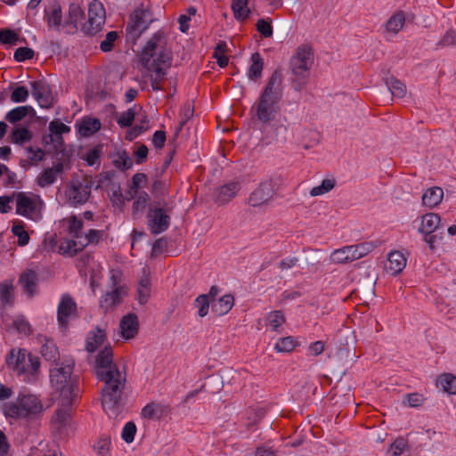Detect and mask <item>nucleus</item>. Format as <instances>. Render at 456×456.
<instances>
[{
	"label": "nucleus",
	"mask_w": 456,
	"mask_h": 456,
	"mask_svg": "<svg viewBox=\"0 0 456 456\" xmlns=\"http://www.w3.org/2000/svg\"><path fill=\"white\" fill-rule=\"evenodd\" d=\"M96 376L104 382L102 388V405L105 411L114 410L121 402L126 377L113 363L112 348L104 346L96 356Z\"/></svg>",
	"instance_id": "obj_1"
},
{
	"label": "nucleus",
	"mask_w": 456,
	"mask_h": 456,
	"mask_svg": "<svg viewBox=\"0 0 456 456\" xmlns=\"http://www.w3.org/2000/svg\"><path fill=\"white\" fill-rule=\"evenodd\" d=\"M74 364L67 363L51 370L50 379L54 389L60 393L61 405L53 416V423L61 431L69 423L70 415L67 408L72 404L80 394L78 378L72 375Z\"/></svg>",
	"instance_id": "obj_2"
},
{
	"label": "nucleus",
	"mask_w": 456,
	"mask_h": 456,
	"mask_svg": "<svg viewBox=\"0 0 456 456\" xmlns=\"http://www.w3.org/2000/svg\"><path fill=\"white\" fill-rule=\"evenodd\" d=\"M281 98L282 74L280 70H274L258 100L252 106L251 112L259 122L269 123L275 118Z\"/></svg>",
	"instance_id": "obj_3"
},
{
	"label": "nucleus",
	"mask_w": 456,
	"mask_h": 456,
	"mask_svg": "<svg viewBox=\"0 0 456 456\" xmlns=\"http://www.w3.org/2000/svg\"><path fill=\"white\" fill-rule=\"evenodd\" d=\"M44 406L39 397L26 388L19 391L15 401L5 403L3 412L7 418L32 419L40 415Z\"/></svg>",
	"instance_id": "obj_4"
},
{
	"label": "nucleus",
	"mask_w": 456,
	"mask_h": 456,
	"mask_svg": "<svg viewBox=\"0 0 456 456\" xmlns=\"http://www.w3.org/2000/svg\"><path fill=\"white\" fill-rule=\"evenodd\" d=\"M314 52L310 45H301L291 56L289 70L291 82L295 90L302 91L308 83L310 69L314 64Z\"/></svg>",
	"instance_id": "obj_5"
},
{
	"label": "nucleus",
	"mask_w": 456,
	"mask_h": 456,
	"mask_svg": "<svg viewBox=\"0 0 456 456\" xmlns=\"http://www.w3.org/2000/svg\"><path fill=\"white\" fill-rule=\"evenodd\" d=\"M140 61L145 67H170L172 53L167 48V39L162 31H157L147 41L140 54Z\"/></svg>",
	"instance_id": "obj_6"
},
{
	"label": "nucleus",
	"mask_w": 456,
	"mask_h": 456,
	"mask_svg": "<svg viewBox=\"0 0 456 456\" xmlns=\"http://www.w3.org/2000/svg\"><path fill=\"white\" fill-rule=\"evenodd\" d=\"M16 200V214L33 222L43 218L45 203L41 197L32 192L20 191L14 193Z\"/></svg>",
	"instance_id": "obj_7"
},
{
	"label": "nucleus",
	"mask_w": 456,
	"mask_h": 456,
	"mask_svg": "<svg viewBox=\"0 0 456 456\" xmlns=\"http://www.w3.org/2000/svg\"><path fill=\"white\" fill-rule=\"evenodd\" d=\"M172 208L166 202L155 201L149 207L147 224L152 234L164 232L170 226Z\"/></svg>",
	"instance_id": "obj_8"
},
{
	"label": "nucleus",
	"mask_w": 456,
	"mask_h": 456,
	"mask_svg": "<svg viewBox=\"0 0 456 456\" xmlns=\"http://www.w3.org/2000/svg\"><path fill=\"white\" fill-rule=\"evenodd\" d=\"M121 274L118 271L112 270L109 281L110 290L106 291L99 301L100 308L104 312L114 310L121 304L122 299L126 296V289L120 285Z\"/></svg>",
	"instance_id": "obj_9"
},
{
	"label": "nucleus",
	"mask_w": 456,
	"mask_h": 456,
	"mask_svg": "<svg viewBox=\"0 0 456 456\" xmlns=\"http://www.w3.org/2000/svg\"><path fill=\"white\" fill-rule=\"evenodd\" d=\"M152 21V12L149 9L143 8L142 5L136 8L130 15L126 28V39L135 42Z\"/></svg>",
	"instance_id": "obj_10"
},
{
	"label": "nucleus",
	"mask_w": 456,
	"mask_h": 456,
	"mask_svg": "<svg viewBox=\"0 0 456 456\" xmlns=\"http://www.w3.org/2000/svg\"><path fill=\"white\" fill-rule=\"evenodd\" d=\"M92 183L87 179L73 180L66 186L65 196L71 207L84 205L91 195Z\"/></svg>",
	"instance_id": "obj_11"
},
{
	"label": "nucleus",
	"mask_w": 456,
	"mask_h": 456,
	"mask_svg": "<svg viewBox=\"0 0 456 456\" xmlns=\"http://www.w3.org/2000/svg\"><path fill=\"white\" fill-rule=\"evenodd\" d=\"M106 12L103 4L97 0L93 1L88 7V19L82 24L81 30L86 35H95L105 23Z\"/></svg>",
	"instance_id": "obj_12"
},
{
	"label": "nucleus",
	"mask_w": 456,
	"mask_h": 456,
	"mask_svg": "<svg viewBox=\"0 0 456 456\" xmlns=\"http://www.w3.org/2000/svg\"><path fill=\"white\" fill-rule=\"evenodd\" d=\"M276 183L273 179H267L251 192L248 204L252 207H259L268 202L276 192Z\"/></svg>",
	"instance_id": "obj_13"
},
{
	"label": "nucleus",
	"mask_w": 456,
	"mask_h": 456,
	"mask_svg": "<svg viewBox=\"0 0 456 456\" xmlns=\"http://www.w3.org/2000/svg\"><path fill=\"white\" fill-rule=\"evenodd\" d=\"M77 316V304L69 295L64 294L58 305L57 319L62 328H66L69 320Z\"/></svg>",
	"instance_id": "obj_14"
},
{
	"label": "nucleus",
	"mask_w": 456,
	"mask_h": 456,
	"mask_svg": "<svg viewBox=\"0 0 456 456\" xmlns=\"http://www.w3.org/2000/svg\"><path fill=\"white\" fill-rule=\"evenodd\" d=\"M32 95L42 108H50L53 104V95L49 85L42 80L30 82Z\"/></svg>",
	"instance_id": "obj_15"
},
{
	"label": "nucleus",
	"mask_w": 456,
	"mask_h": 456,
	"mask_svg": "<svg viewBox=\"0 0 456 456\" xmlns=\"http://www.w3.org/2000/svg\"><path fill=\"white\" fill-rule=\"evenodd\" d=\"M6 364L12 368V370L18 374L21 375L28 371V359L25 350L12 349L6 357Z\"/></svg>",
	"instance_id": "obj_16"
},
{
	"label": "nucleus",
	"mask_w": 456,
	"mask_h": 456,
	"mask_svg": "<svg viewBox=\"0 0 456 456\" xmlns=\"http://www.w3.org/2000/svg\"><path fill=\"white\" fill-rule=\"evenodd\" d=\"M171 411V408L167 404L151 402L146 404L142 410V416L148 419H160L167 416Z\"/></svg>",
	"instance_id": "obj_17"
},
{
	"label": "nucleus",
	"mask_w": 456,
	"mask_h": 456,
	"mask_svg": "<svg viewBox=\"0 0 456 456\" xmlns=\"http://www.w3.org/2000/svg\"><path fill=\"white\" fill-rule=\"evenodd\" d=\"M121 336L126 339H131L135 337L139 330L138 318L134 314L125 315L119 324Z\"/></svg>",
	"instance_id": "obj_18"
},
{
	"label": "nucleus",
	"mask_w": 456,
	"mask_h": 456,
	"mask_svg": "<svg viewBox=\"0 0 456 456\" xmlns=\"http://www.w3.org/2000/svg\"><path fill=\"white\" fill-rule=\"evenodd\" d=\"M239 190L240 183L237 182H231L221 186L216 191L215 201L219 205L226 204L236 196Z\"/></svg>",
	"instance_id": "obj_19"
},
{
	"label": "nucleus",
	"mask_w": 456,
	"mask_h": 456,
	"mask_svg": "<svg viewBox=\"0 0 456 456\" xmlns=\"http://www.w3.org/2000/svg\"><path fill=\"white\" fill-rule=\"evenodd\" d=\"M37 281V273L33 270L27 269L20 274L19 283L21 285L24 292L32 297L36 294Z\"/></svg>",
	"instance_id": "obj_20"
},
{
	"label": "nucleus",
	"mask_w": 456,
	"mask_h": 456,
	"mask_svg": "<svg viewBox=\"0 0 456 456\" xmlns=\"http://www.w3.org/2000/svg\"><path fill=\"white\" fill-rule=\"evenodd\" d=\"M63 172V163L59 161L53 167L45 168L37 178V184L40 187H46L53 184L57 175Z\"/></svg>",
	"instance_id": "obj_21"
},
{
	"label": "nucleus",
	"mask_w": 456,
	"mask_h": 456,
	"mask_svg": "<svg viewBox=\"0 0 456 456\" xmlns=\"http://www.w3.org/2000/svg\"><path fill=\"white\" fill-rule=\"evenodd\" d=\"M444 198V191L442 188L434 186L427 189L422 195L423 206L434 208L441 203Z\"/></svg>",
	"instance_id": "obj_22"
},
{
	"label": "nucleus",
	"mask_w": 456,
	"mask_h": 456,
	"mask_svg": "<svg viewBox=\"0 0 456 456\" xmlns=\"http://www.w3.org/2000/svg\"><path fill=\"white\" fill-rule=\"evenodd\" d=\"M234 305V297L231 294H226L216 300L211 302V309L218 316H223L229 313Z\"/></svg>",
	"instance_id": "obj_23"
},
{
	"label": "nucleus",
	"mask_w": 456,
	"mask_h": 456,
	"mask_svg": "<svg viewBox=\"0 0 456 456\" xmlns=\"http://www.w3.org/2000/svg\"><path fill=\"white\" fill-rule=\"evenodd\" d=\"M77 131L83 137H88L101 129V122L98 118H84L79 123H77Z\"/></svg>",
	"instance_id": "obj_24"
},
{
	"label": "nucleus",
	"mask_w": 456,
	"mask_h": 456,
	"mask_svg": "<svg viewBox=\"0 0 456 456\" xmlns=\"http://www.w3.org/2000/svg\"><path fill=\"white\" fill-rule=\"evenodd\" d=\"M441 218L436 213L425 214L421 218L419 232L424 233H434L440 226Z\"/></svg>",
	"instance_id": "obj_25"
},
{
	"label": "nucleus",
	"mask_w": 456,
	"mask_h": 456,
	"mask_svg": "<svg viewBox=\"0 0 456 456\" xmlns=\"http://www.w3.org/2000/svg\"><path fill=\"white\" fill-rule=\"evenodd\" d=\"M387 261V269L394 275L401 273L406 266V258L399 251L391 252L388 255Z\"/></svg>",
	"instance_id": "obj_26"
},
{
	"label": "nucleus",
	"mask_w": 456,
	"mask_h": 456,
	"mask_svg": "<svg viewBox=\"0 0 456 456\" xmlns=\"http://www.w3.org/2000/svg\"><path fill=\"white\" fill-rule=\"evenodd\" d=\"M80 243L79 239H65L60 243L59 253L69 256H75L84 249Z\"/></svg>",
	"instance_id": "obj_27"
},
{
	"label": "nucleus",
	"mask_w": 456,
	"mask_h": 456,
	"mask_svg": "<svg viewBox=\"0 0 456 456\" xmlns=\"http://www.w3.org/2000/svg\"><path fill=\"white\" fill-rule=\"evenodd\" d=\"M379 246L377 241H365L356 245L348 246L354 260L363 257Z\"/></svg>",
	"instance_id": "obj_28"
},
{
	"label": "nucleus",
	"mask_w": 456,
	"mask_h": 456,
	"mask_svg": "<svg viewBox=\"0 0 456 456\" xmlns=\"http://www.w3.org/2000/svg\"><path fill=\"white\" fill-rule=\"evenodd\" d=\"M82 16L83 12L81 7L77 4H70L64 20V25L71 27V28L76 31L77 29V23Z\"/></svg>",
	"instance_id": "obj_29"
},
{
	"label": "nucleus",
	"mask_w": 456,
	"mask_h": 456,
	"mask_svg": "<svg viewBox=\"0 0 456 456\" xmlns=\"http://www.w3.org/2000/svg\"><path fill=\"white\" fill-rule=\"evenodd\" d=\"M106 334L101 329H96L95 330L89 333L86 338V350L88 352L96 351L105 341Z\"/></svg>",
	"instance_id": "obj_30"
},
{
	"label": "nucleus",
	"mask_w": 456,
	"mask_h": 456,
	"mask_svg": "<svg viewBox=\"0 0 456 456\" xmlns=\"http://www.w3.org/2000/svg\"><path fill=\"white\" fill-rule=\"evenodd\" d=\"M12 233L18 238L17 245L20 247L27 246L29 243V234L25 231V224L20 220L12 221Z\"/></svg>",
	"instance_id": "obj_31"
},
{
	"label": "nucleus",
	"mask_w": 456,
	"mask_h": 456,
	"mask_svg": "<svg viewBox=\"0 0 456 456\" xmlns=\"http://www.w3.org/2000/svg\"><path fill=\"white\" fill-rule=\"evenodd\" d=\"M170 67H164V66L147 67L146 68L149 71L152 72V74L151 76V86L152 87V90L159 91L162 89L161 83L164 79V77L167 74V70Z\"/></svg>",
	"instance_id": "obj_32"
},
{
	"label": "nucleus",
	"mask_w": 456,
	"mask_h": 456,
	"mask_svg": "<svg viewBox=\"0 0 456 456\" xmlns=\"http://www.w3.org/2000/svg\"><path fill=\"white\" fill-rule=\"evenodd\" d=\"M249 0H232V10L233 12L234 18L237 20L244 21L250 14V9L248 8Z\"/></svg>",
	"instance_id": "obj_33"
},
{
	"label": "nucleus",
	"mask_w": 456,
	"mask_h": 456,
	"mask_svg": "<svg viewBox=\"0 0 456 456\" xmlns=\"http://www.w3.org/2000/svg\"><path fill=\"white\" fill-rule=\"evenodd\" d=\"M385 83L392 96L396 98H403L406 95V86L396 77L393 76L387 77Z\"/></svg>",
	"instance_id": "obj_34"
},
{
	"label": "nucleus",
	"mask_w": 456,
	"mask_h": 456,
	"mask_svg": "<svg viewBox=\"0 0 456 456\" xmlns=\"http://www.w3.org/2000/svg\"><path fill=\"white\" fill-rule=\"evenodd\" d=\"M251 65L248 68V76L252 80L261 77L264 68V61L259 53H254L251 55Z\"/></svg>",
	"instance_id": "obj_35"
},
{
	"label": "nucleus",
	"mask_w": 456,
	"mask_h": 456,
	"mask_svg": "<svg viewBox=\"0 0 456 456\" xmlns=\"http://www.w3.org/2000/svg\"><path fill=\"white\" fill-rule=\"evenodd\" d=\"M405 23L404 13L400 11L393 14L386 23L387 32L397 34Z\"/></svg>",
	"instance_id": "obj_36"
},
{
	"label": "nucleus",
	"mask_w": 456,
	"mask_h": 456,
	"mask_svg": "<svg viewBox=\"0 0 456 456\" xmlns=\"http://www.w3.org/2000/svg\"><path fill=\"white\" fill-rule=\"evenodd\" d=\"M334 264H346L354 261L348 246L334 250L330 256Z\"/></svg>",
	"instance_id": "obj_37"
},
{
	"label": "nucleus",
	"mask_w": 456,
	"mask_h": 456,
	"mask_svg": "<svg viewBox=\"0 0 456 456\" xmlns=\"http://www.w3.org/2000/svg\"><path fill=\"white\" fill-rule=\"evenodd\" d=\"M69 226H68V232L69 235L72 236L74 239H79L84 235V232H82L84 227V222L77 218L76 216H71L68 219Z\"/></svg>",
	"instance_id": "obj_38"
},
{
	"label": "nucleus",
	"mask_w": 456,
	"mask_h": 456,
	"mask_svg": "<svg viewBox=\"0 0 456 456\" xmlns=\"http://www.w3.org/2000/svg\"><path fill=\"white\" fill-rule=\"evenodd\" d=\"M150 200V196L146 191H141L134 201L132 215L133 216L139 217L143 213L146 205Z\"/></svg>",
	"instance_id": "obj_39"
},
{
	"label": "nucleus",
	"mask_w": 456,
	"mask_h": 456,
	"mask_svg": "<svg viewBox=\"0 0 456 456\" xmlns=\"http://www.w3.org/2000/svg\"><path fill=\"white\" fill-rule=\"evenodd\" d=\"M30 110H33L31 106H19L7 112L5 118L14 124L23 119Z\"/></svg>",
	"instance_id": "obj_40"
},
{
	"label": "nucleus",
	"mask_w": 456,
	"mask_h": 456,
	"mask_svg": "<svg viewBox=\"0 0 456 456\" xmlns=\"http://www.w3.org/2000/svg\"><path fill=\"white\" fill-rule=\"evenodd\" d=\"M47 24L49 27L59 28L62 21L61 8L59 4H53L46 13Z\"/></svg>",
	"instance_id": "obj_41"
},
{
	"label": "nucleus",
	"mask_w": 456,
	"mask_h": 456,
	"mask_svg": "<svg viewBox=\"0 0 456 456\" xmlns=\"http://www.w3.org/2000/svg\"><path fill=\"white\" fill-rule=\"evenodd\" d=\"M438 383L446 393L456 394V377L450 373H444L439 377Z\"/></svg>",
	"instance_id": "obj_42"
},
{
	"label": "nucleus",
	"mask_w": 456,
	"mask_h": 456,
	"mask_svg": "<svg viewBox=\"0 0 456 456\" xmlns=\"http://www.w3.org/2000/svg\"><path fill=\"white\" fill-rule=\"evenodd\" d=\"M32 138L31 132L26 127H18L12 130L11 140L13 143L22 144L29 142Z\"/></svg>",
	"instance_id": "obj_43"
},
{
	"label": "nucleus",
	"mask_w": 456,
	"mask_h": 456,
	"mask_svg": "<svg viewBox=\"0 0 456 456\" xmlns=\"http://www.w3.org/2000/svg\"><path fill=\"white\" fill-rule=\"evenodd\" d=\"M336 184V180L334 178H327L322 180V183L318 186H314L310 191V195L312 197H316L320 195H323L329 191H330Z\"/></svg>",
	"instance_id": "obj_44"
},
{
	"label": "nucleus",
	"mask_w": 456,
	"mask_h": 456,
	"mask_svg": "<svg viewBox=\"0 0 456 456\" xmlns=\"http://www.w3.org/2000/svg\"><path fill=\"white\" fill-rule=\"evenodd\" d=\"M113 164L118 169L125 171L132 167L133 160L129 157L128 153L123 151L117 154L116 159L113 160Z\"/></svg>",
	"instance_id": "obj_45"
},
{
	"label": "nucleus",
	"mask_w": 456,
	"mask_h": 456,
	"mask_svg": "<svg viewBox=\"0 0 456 456\" xmlns=\"http://www.w3.org/2000/svg\"><path fill=\"white\" fill-rule=\"evenodd\" d=\"M102 233V231L94 229L89 230L88 232L84 233L83 237L81 238L80 246H82L85 248L87 245L91 243H98Z\"/></svg>",
	"instance_id": "obj_46"
},
{
	"label": "nucleus",
	"mask_w": 456,
	"mask_h": 456,
	"mask_svg": "<svg viewBox=\"0 0 456 456\" xmlns=\"http://www.w3.org/2000/svg\"><path fill=\"white\" fill-rule=\"evenodd\" d=\"M256 30L263 37L268 38L273 37V28L272 26V20L259 19L256 24Z\"/></svg>",
	"instance_id": "obj_47"
},
{
	"label": "nucleus",
	"mask_w": 456,
	"mask_h": 456,
	"mask_svg": "<svg viewBox=\"0 0 456 456\" xmlns=\"http://www.w3.org/2000/svg\"><path fill=\"white\" fill-rule=\"evenodd\" d=\"M296 345L297 343L293 337H286L280 338L278 342L275 344L274 348L277 352L287 353L292 351L295 348Z\"/></svg>",
	"instance_id": "obj_48"
},
{
	"label": "nucleus",
	"mask_w": 456,
	"mask_h": 456,
	"mask_svg": "<svg viewBox=\"0 0 456 456\" xmlns=\"http://www.w3.org/2000/svg\"><path fill=\"white\" fill-rule=\"evenodd\" d=\"M210 302L208 296L206 294L200 295L195 299V306L198 308V314L200 317H205L209 309Z\"/></svg>",
	"instance_id": "obj_49"
},
{
	"label": "nucleus",
	"mask_w": 456,
	"mask_h": 456,
	"mask_svg": "<svg viewBox=\"0 0 456 456\" xmlns=\"http://www.w3.org/2000/svg\"><path fill=\"white\" fill-rule=\"evenodd\" d=\"M49 135L62 136L63 134L70 131V127L60 120L55 119L49 123Z\"/></svg>",
	"instance_id": "obj_50"
},
{
	"label": "nucleus",
	"mask_w": 456,
	"mask_h": 456,
	"mask_svg": "<svg viewBox=\"0 0 456 456\" xmlns=\"http://www.w3.org/2000/svg\"><path fill=\"white\" fill-rule=\"evenodd\" d=\"M267 322L273 330H276L285 322V317L281 311H273L269 313Z\"/></svg>",
	"instance_id": "obj_51"
},
{
	"label": "nucleus",
	"mask_w": 456,
	"mask_h": 456,
	"mask_svg": "<svg viewBox=\"0 0 456 456\" xmlns=\"http://www.w3.org/2000/svg\"><path fill=\"white\" fill-rule=\"evenodd\" d=\"M19 41V35L12 29L0 30V42L5 45H16Z\"/></svg>",
	"instance_id": "obj_52"
},
{
	"label": "nucleus",
	"mask_w": 456,
	"mask_h": 456,
	"mask_svg": "<svg viewBox=\"0 0 456 456\" xmlns=\"http://www.w3.org/2000/svg\"><path fill=\"white\" fill-rule=\"evenodd\" d=\"M134 108L135 106L128 109L118 117L117 122L121 127H128L132 125L135 117Z\"/></svg>",
	"instance_id": "obj_53"
},
{
	"label": "nucleus",
	"mask_w": 456,
	"mask_h": 456,
	"mask_svg": "<svg viewBox=\"0 0 456 456\" xmlns=\"http://www.w3.org/2000/svg\"><path fill=\"white\" fill-rule=\"evenodd\" d=\"M135 433H136L135 424L132 421H129V422L126 423V425L124 426L122 433H121V437L126 443L130 444L134 441Z\"/></svg>",
	"instance_id": "obj_54"
},
{
	"label": "nucleus",
	"mask_w": 456,
	"mask_h": 456,
	"mask_svg": "<svg viewBox=\"0 0 456 456\" xmlns=\"http://www.w3.org/2000/svg\"><path fill=\"white\" fill-rule=\"evenodd\" d=\"M29 95L28 90L23 86H17L11 94V101L13 102H24Z\"/></svg>",
	"instance_id": "obj_55"
},
{
	"label": "nucleus",
	"mask_w": 456,
	"mask_h": 456,
	"mask_svg": "<svg viewBox=\"0 0 456 456\" xmlns=\"http://www.w3.org/2000/svg\"><path fill=\"white\" fill-rule=\"evenodd\" d=\"M407 447V442L404 438L399 437L396 438L388 450V452L392 453V456H399L401 455L405 448Z\"/></svg>",
	"instance_id": "obj_56"
},
{
	"label": "nucleus",
	"mask_w": 456,
	"mask_h": 456,
	"mask_svg": "<svg viewBox=\"0 0 456 456\" xmlns=\"http://www.w3.org/2000/svg\"><path fill=\"white\" fill-rule=\"evenodd\" d=\"M13 57L14 60L18 62L30 60L34 57V51L28 47H19L14 52Z\"/></svg>",
	"instance_id": "obj_57"
},
{
	"label": "nucleus",
	"mask_w": 456,
	"mask_h": 456,
	"mask_svg": "<svg viewBox=\"0 0 456 456\" xmlns=\"http://www.w3.org/2000/svg\"><path fill=\"white\" fill-rule=\"evenodd\" d=\"M149 128V120L146 116H143L142 119H140L139 124H136L132 130L129 132L130 140L137 137L142 133L145 132Z\"/></svg>",
	"instance_id": "obj_58"
},
{
	"label": "nucleus",
	"mask_w": 456,
	"mask_h": 456,
	"mask_svg": "<svg viewBox=\"0 0 456 456\" xmlns=\"http://www.w3.org/2000/svg\"><path fill=\"white\" fill-rule=\"evenodd\" d=\"M45 143L53 144V148L57 153L64 152V142L62 136L47 135L44 138Z\"/></svg>",
	"instance_id": "obj_59"
},
{
	"label": "nucleus",
	"mask_w": 456,
	"mask_h": 456,
	"mask_svg": "<svg viewBox=\"0 0 456 456\" xmlns=\"http://www.w3.org/2000/svg\"><path fill=\"white\" fill-rule=\"evenodd\" d=\"M110 438L109 436L102 437L94 445V449L101 456H105L110 451Z\"/></svg>",
	"instance_id": "obj_60"
},
{
	"label": "nucleus",
	"mask_w": 456,
	"mask_h": 456,
	"mask_svg": "<svg viewBox=\"0 0 456 456\" xmlns=\"http://www.w3.org/2000/svg\"><path fill=\"white\" fill-rule=\"evenodd\" d=\"M118 38V33L116 31H110L107 33L106 37L102 41L100 48L103 52H110L112 49L113 43Z\"/></svg>",
	"instance_id": "obj_61"
},
{
	"label": "nucleus",
	"mask_w": 456,
	"mask_h": 456,
	"mask_svg": "<svg viewBox=\"0 0 456 456\" xmlns=\"http://www.w3.org/2000/svg\"><path fill=\"white\" fill-rule=\"evenodd\" d=\"M13 326L17 331L21 334L29 335L31 333L29 323L23 318L15 319L13 321Z\"/></svg>",
	"instance_id": "obj_62"
},
{
	"label": "nucleus",
	"mask_w": 456,
	"mask_h": 456,
	"mask_svg": "<svg viewBox=\"0 0 456 456\" xmlns=\"http://www.w3.org/2000/svg\"><path fill=\"white\" fill-rule=\"evenodd\" d=\"M456 44V31L449 29L439 42L442 46H450Z\"/></svg>",
	"instance_id": "obj_63"
},
{
	"label": "nucleus",
	"mask_w": 456,
	"mask_h": 456,
	"mask_svg": "<svg viewBox=\"0 0 456 456\" xmlns=\"http://www.w3.org/2000/svg\"><path fill=\"white\" fill-rule=\"evenodd\" d=\"M147 182V175L143 173H136L132 177V184L131 186L138 191L140 188L143 187Z\"/></svg>",
	"instance_id": "obj_64"
}]
</instances>
